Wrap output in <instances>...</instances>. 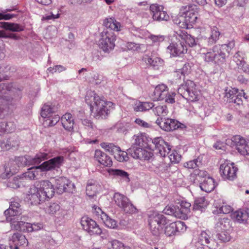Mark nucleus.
<instances>
[{
	"label": "nucleus",
	"instance_id": "obj_1",
	"mask_svg": "<svg viewBox=\"0 0 249 249\" xmlns=\"http://www.w3.org/2000/svg\"><path fill=\"white\" fill-rule=\"evenodd\" d=\"M86 103L89 106L91 113L97 119H105L109 113V108H114V104L99 96L95 91L89 90L85 96Z\"/></svg>",
	"mask_w": 249,
	"mask_h": 249
},
{
	"label": "nucleus",
	"instance_id": "obj_2",
	"mask_svg": "<svg viewBox=\"0 0 249 249\" xmlns=\"http://www.w3.org/2000/svg\"><path fill=\"white\" fill-rule=\"evenodd\" d=\"M195 6L187 5L182 6L180 9V15L175 18L174 22L179 27L183 29L190 28L196 22L197 14L195 10Z\"/></svg>",
	"mask_w": 249,
	"mask_h": 249
},
{
	"label": "nucleus",
	"instance_id": "obj_3",
	"mask_svg": "<svg viewBox=\"0 0 249 249\" xmlns=\"http://www.w3.org/2000/svg\"><path fill=\"white\" fill-rule=\"evenodd\" d=\"M148 222L152 234L159 236L163 233L164 227L169 223V220L159 212L153 211L148 214Z\"/></svg>",
	"mask_w": 249,
	"mask_h": 249
},
{
	"label": "nucleus",
	"instance_id": "obj_4",
	"mask_svg": "<svg viewBox=\"0 0 249 249\" xmlns=\"http://www.w3.org/2000/svg\"><path fill=\"white\" fill-rule=\"evenodd\" d=\"M133 139L134 145L129 149V153L131 154L132 157L134 159L147 160L152 158L153 156V153L142 148L145 146L146 143L145 136L142 134L134 135Z\"/></svg>",
	"mask_w": 249,
	"mask_h": 249
},
{
	"label": "nucleus",
	"instance_id": "obj_5",
	"mask_svg": "<svg viewBox=\"0 0 249 249\" xmlns=\"http://www.w3.org/2000/svg\"><path fill=\"white\" fill-rule=\"evenodd\" d=\"M202 54L205 61L213 62L218 66L223 65L226 61V54L219 45L213 46L212 49L206 53H202Z\"/></svg>",
	"mask_w": 249,
	"mask_h": 249
},
{
	"label": "nucleus",
	"instance_id": "obj_6",
	"mask_svg": "<svg viewBox=\"0 0 249 249\" xmlns=\"http://www.w3.org/2000/svg\"><path fill=\"white\" fill-rule=\"evenodd\" d=\"M178 92L184 98L191 102L198 100L200 93L196 84L192 80H187L185 84L181 85L178 89Z\"/></svg>",
	"mask_w": 249,
	"mask_h": 249
},
{
	"label": "nucleus",
	"instance_id": "obj_7",
	"mask_svg": "<svg viewBox=\"0 0 249 249\" xmlns=\"http://www.w3.org/2000/svg\"><path fill=\"white\" fill-rule=\"evenodd\" d=\"M187 52V46L181 41L179 37H177L174 33L171 42L167 47V52L171 57H176L181 56Z\"/></svg>",
	"mask_w": 249,
	"mask_h": 249
},
{
	"label": "nucleus",
	"instance_id": "obj_8",
	"mask_svg": "<svg viewBox=\"0 0 249 249\" xmlns=\"http://www.w3.org/2000/svg\"><path fill=\"white\" fill-rule=\"evenodd\" d=\"M116 36L114 32L111 30H104L101 33L99 40V47L102 50L108 53L114 49Z\"/></svg>",
	"mask_w": 249,
	"mask_h": 249
},
{
	"label": "nucleus",
	"instance_id": "obj_9",
	"mask_svg": "<svg viewBox=\"0 0 249 249\" xmlns=\"http://www.w3.org/2000/svg\"><path fill=\"white\" fill-rule=\"evenodd\" d=\"M41 115L45 119L43 122L45 127L54 126L60 120V117L55 114L53 107L49 105H44L42 107Z\"/></svg>",
	"mask_w": 249,
	"mask_h": 249
},
{
	"label": "nucleus",
	"instance_id": "obj_10",
	"mask_svg": "<svg viewBox=\"0 0 249 249\" xmlns=\"http://www.w3.org/2000/svg\"><path fill=\"white\" fill-rule=\"evenodd\" d=\"M237 171V168L234 166V163L227 161L221 163L219 168L220 174L224 180H234L236 177Z\"/></svg>",
	"mask_w": 249,
	"mask_h": 249
},
{
	"label": "nucleus",
	"instance_id": "obj_11",
	"mask_svg": "<svg viewBox=\"0 0 249 249\" xmlns=\"http://www.w3.org/2000/svg\"><path fill=\"white\" fill-rule=\"evenodd\" d=\"M156 124L163 130L166 131H173L174 130L186 127L185 124L180 123L177 120L171 119H167L162 120V119H158Z\"/></svg>",
	"mask_w": 249,
	"mask_h": 249
},
{
	"label": "nucleus",
	"instance_id": "obj_12",
	"mask_svg": "<svg viewBox=\"0 0 249 249\" xmlns=\"http://www.w3.org/2000/svg\"><path fill=\"white\" fill-rule=\"evenodd\" d=\"M81 224L83 229L90 235H99L102 232V229L96 222L88 217H83L81 219Z\"/></svg>",
	"mask_w": 249,
	"mask_h": 249
},
{
	"label": "nucleus",
	"instance_id": "obj_13",
	"mask_svg": "<svg viewBox=\"0 0 249 249\" xmlns=\"http://www.w3.org/2000/svg\"><path fill=\"white\" fill-rule=\"evenodd\" d=\"M163 9L162 5L158 4H153L150 6V14L154 20L160 22L169 20V16Z\"/></svg>",
	"mask_w": 249,
	"mask_h": 249
},
{
	"label": "nucleus",
	"instance_id": "obj_14",
	"mask_svg": "<svg viewBox=\"0 0 249 249\" xmlns=\"http://www.w3.org/2000/svg\"><path fill=\"white\" fill-rule=\"evenodd\" d=\"M245 95L243 90L239 92L238 89L235 88L227 89L225 92V97L228 99V101L238 106L242 105V97L243 96L246 98Z\"/></svg>",
	"mask_w": 249,
	"mask_h": 249
},
{
	"label": "nucleus",
	"instance_id": "obj_15",
	"mask_svg": "<svg viewBox=\"0 0 249 249\" xmlns=\"http://www.w3.org/2000/svg\"><path fill=\"white\" fill-rule=\"evenodd\" d=\"M56 192L61 194L64 192H72L74 185L70 180L65 177H60L55 180Z\"/></svg>",
	"mask_w": 249,
	"mask_h": 249
},
{
	"label": "nucleus",
	"instance_id": "obj_16",
	"mask_svg": "<svg viewBox=\"0 0 249 249\" xmlns=\"http://www.w3.org/2000/svg\"><path fill=\"white\" fill-rule=\"evenodd\" d=\"M198 242L202 246H206L210 249H216L218 244L212 238L211 233L209 231H202L199 235Z\"/></svg>",
	"mask_w": 249,
	"mask_h": 249
},
{
	"label": "nucleus",
	"instance_id": "obj_17",
	"mask_svg": "<svg viewBox=\"0 0 249 249\" xmlns=\"http://www.w3.org/2000/svg\"><path fill=\"white\" fill-rule=\"evenodd\" d=\"M154 148L161 156L166 157L170 152L171 146L160 137L154 138L152 141Z\"/></svg>",
	"mask_w": 249,
	"mask_h": 249
},
{
	"label": "nucleus",
	"instance_id": "obj_18",
	"mask_svg": "<svg viewBox=\"0 0 249 249\" xmlns=\"http://www.w3.org/2000/svg\"><path fill=\"white\" fill-rule=\"evenodd\" d=\"M11 200L9 208L4 212L7 220H8V216L14 217L21 213L19 199L18 198H13Z\"/></svg>",
	"mask_w": 249,
	"mask_h": 249
},
{
	"label": "nucleus",
	"instance_id": "obj_19",
	"mask_svg": "<svg viewBox=\"0 0 249 249\" xmlns=\"http://www.w3.org/2000/svg\"><path fill=\"white\" fill-rule=\"evenodd\" d=\"M64 161V157L60 156L54 157L48 161L44 162L40 166L43 172L50 171L59 168Z\"/></svg>",
	"mask_w": 249,
	"mask_h": 249
},
{
	"label": "nucleus",
	"instance_id": "obj_20",
	"mask_svg": "<svg viewBox=\"0 0 249 249\" xmlns=\"http://www.w3.org/2000/svg\"><path fill=\"white\" fill-rule=\"evenodd\" d=\"M233 141L235 143L237 150L241 155H249V141H247L240 136H236Z\"/></svg>",
	"mask_w": 249,
	"mask_h": 249
},
{
	"label": "nucleus",
	"instance_id": "obj_21",
	"mask_svg": "<svg viewBox=\"0 0 249 249\" xmlns=\"http://www.w3.org/2000/svg\"><path fill=\"white\" fill-rule=\"evenodd\" d=\"M27 243V240L24 235L16 232L10 237L9 248L10 249H18L19 246L26 245Z\"/></svg>",
	"mask_w": 249,
	"mask_h": 249
},
{
	"label": "nucleus",
	"instance_id": "obj_22",
	"mask_svg": "<svg viewBox=\"0 0 249 249\" xmlns=\"http://www.w3.org/2000/svg\"><path fill=\"white\" fill-rule=\"evenodd\" d=\"M39 188L34 187L30 189L27 198L31 201L33 205H37L45 201V197L41 194Z\"/></svg>",
	"mask_w": 249,
	"mask_h": 249
},
{
	"label": "nucleus",
	"instance_id": "obj_23",
	"mask_svg": "<svg viewBox=\"0 0 249 249\" xmlns=\"http://www.w3.org/2000/svg\"><path fill=\"white\" fill-rule=\"evenodd\" d=\"M45 200L52 198L54 194V188L52 183L49 180H43L40 182L39 188Z\"/></svg>",
	"mask_w": 249,
	"mask_h": 249
},
{
	"label": "nucleus",
	"instance_id": "obj_24",
	"mask_svg": "<svg viewBox=\"0 0 249 249\" xmlns=\"http://www.w3.org/2000/svg\"><path fill=\"white\" fill-rule=\"evenodd\" d=\"M43 171L40 165L32 167L28 169V171L21 175V178L25 179H37L42 176Z\"/></svg>",
	"mask_w": 249,
	"mask_h": 249
},
{
	"label": "nucleus",
	"instance_id": "obj_25",
	"mask_svg": "<svg viewBox=\"0 0 249 249\" xmlns=\"http://www.w3.org/2000/svg\"><path fill=\"white\" fill-rule=\"evenodd\" d=\"M107 172L109 176L120 179L121 182L128 183L130 181L129 175L123 170L110 168L107 170Z\"/></svg>",
	"mask_w": 249,
	"mask_h": 249
},
{
	"label": "nucleus",
	"instance_id": "obj_26",
	"mask_svg": "<svg viewBox=\"0 0 249 249\" xmlns=\"http://www.w3.org/2000/svg\"><path fill=\"white\" fill-rule=\"evenodd\" d=\"M94 158L99 163L105 166H111L112 164L111 158L100 150H95Z\"/></svg>",
	"mask_w": 249,
	"mask_h": 249
},
{
	"label": "nucleus",
	"instance_id": "obj_27",
	"mask_svg": "<svg viewBox=\"0 0 249 249\" xmlns=\"http://www.w3.org/2000/svg\"><path fill=\"white\" fill-rule=\"evenodd\" d=\"M143 60L147 65L156 70L159 69L163 63V60L160 58L147 54L143 57Z\"/></svg>",
	"mask_w": 249,
	"mask_h": 249
},
{
	"label": "nucleus",
	"instance_id": "obj_28",
	"mask_svg": "<svg viewBox=\"0 0 249 249\" xmlns=\"http://www.w3.org/2000/svg\"><path fill=\"white\" fill-rule=\"evenodd\" d=\"M232 216L238 223L245 224L249 218V209H239L234 212Z\"/></svg>",
	"mask_w": 249,
	"mask_h": 249
},
{
	"label": "nucleus",
	"instance_id": "obj_29",
	"mask_svg": "<svg viewBox=\"0 0 249 249\" xmlns=\"http://www.w3.org/2000/svg\"><path fill=\"white\" fill-rule=\"evenodd\" d=\"M175 35L177 37H179L180 39L183 41L184 44L185 43L190 47H193L196 44L195 38L185 31L179 30L178 31L175 32Z\"/></svg>",
	"mask_w": 249,
	"mask_h": 249
},
{
	"label": "nucleus",
	"instance_id": "obj_30",
	"mask_svg": "<svg viewBox=\"0 0 249 249\" xmlns=\"http://www.w3.org/2000/svg\"><path fill=\"white\" fill-rule=\"evenodd\" d=\"M168 89L164 84H160L156 87L153 92L154 99L156 100H163L168 94Z\"/></svg>",
	"mask_w": 249,
	"mask_h": 249
},
{
	"label": "nucleus",
	"instance_id": "obj_31",
	"mask_svg": "<svg viewBox=\"0 0 249 249\" xmlns=\"http://www.w3.org/2000/svg\"><path fill=\"white\" fill-rule=\"evenodd\" d=\"M0 27L14 32H20L25 29V26L22 24L7 22H0Z\"/></svg>",
	"mask_w": 249,
	"mask_h": 249
},
{
	"label": "nucleus",
	"instance_id": "obj_32",
	"mask_svg": "<svg viewBox=\"0 0 249 249\" xmlns=\"http://www.w3.org/2000/svg\"><path fill=\"white\" fill-rule=\"evenodd\" d=\"M155 106L153 103L135 101L133 104V108L136 112L146 111L152 109Z\"/></svg>",
	"mask_w": 249,
	"mask_h": 249
},
{
	"label": "nucleus",
	"instance_id": "obj_33",
	"mask_svg": "<svg viewBox=\"0 0 249 249\" xmlns=\"http://www.w3.org/2000/svg\"><path fill=\"white\" fill-rule=\"evenodd\" d=\"M61 122L63 127L69 131H71L73 128L74 119L71 113H66L61 118Z\"/></svg>",
	"mask_w": 249,
	"mask_h": 249
},
{
	"label": "nucleus",
	"instance_id": "obj_34",
	"mask_svg": "<svg viewBox=\"0 0 249 249\" xmlns=\"http://www.w3.org/2000/svg\"><path fill=\"white\" fill-rule=\"evenodd\" d=\"M215 187L214 179L210 177L205 178L200 184L201 189L207 193L213 191Z\"/></svg>",
	"mask_w": 249,
	"mask_h": 249
},
{
	"label": "nucleus",
	"instance_id": "obj_35",
	"mask_svg": "<svg viewBox=\"0 0 249 249\" xmlns=\"http://www.w3.org/2000/svg\"><path fill=\"white\" fill-rule=\"evenodd\" d=\"M220 35V33L217 27L215 26L212 27L210 34L209 36L207 37L208 45H212L215 43L219 39Z\"/></svg>",
	"mask_w": 249,
	"mask_h": 249
},
{
	"label": "nucleus",
	"instance_id": "obj_36",
	"mask_svg": "<svg viewBox=\"0 0 249 249\" xmlns=\"http://www.w3.org/2000/svg\"><path fill=\"white\" fill-rule=\"evenodd\" d=\"M104 25L107 28L105 30L118 31L120 30L121 24L113 18L106 19L104 22Z\"/></svg>",
	"mask_w": 249,
	"mask_h": 249
},
{
	"label": "nucleus",
	"instance_id": "obj_37",
	"mask_svg": "<svg viewBox=\"0 0 249 249\" xmlns=\"http://www.w3.org/2000/svg\"><path fill=\"white\" fill-rule=\"evenodd\" d=\"M230 220L227 218H219L215 224V229L217 231L228 230L230 227Z\"/></svg>",
	"mask_w": 249,
	"mask_h": 249
},
{
	"label": "nucleus",
	"instance_id": "obj_38",
	"mask_svg": "<svg viewBox=\"0 0 249 249\" xmlns=\"http://www.w3.org/2000/svg\"><path fill=\"white\" fill-rule=\"evenodd\" d=\"M131 34L137 37L141 38H148L149 36V32L145 29H141L136 27H132L130 29Z\"/></svg>",
	"mask_w": 249,
	"mask_h": 249
},
{
	"label": "nucleus",
	"instance_id": "obj_39",
	"mask_svg": "<svg viewBox=\"0 0 249 249\" xmlns=\"http://www.w3.org/2000/svg\"><path fill=\"white\" fill-rule=\"evenodd\" d=\"M113 200L115 203L120 208L124 207L125 204H126L129 199L124 195L119 193H115L114 195Z\"/></svg>",
	"mask_w": 249,
	"mask_h": 249
},
{
	"label": "nucleus",
	"instance_id": "obj_40",
	"mask_svg": "<svg viewBox=\"0 0 249 249\" xmlns=\"http://www.w3.org/2000/svg\"><path fill=\"white\" fill-rule=\"evenodd\" d=\"M215 205L216 210L213 211V213H224L227 214L229 213L232 211V208L227 205L226 203L223 202L222 205H217L216 203H214Z\"/></svg>",
	"mask_w": 249,
	"mask_h": 249
},
{
	"label": "nucleus",
	"instance_id": "obj_41",
	"mask_svg": "<svg viewBox=\"0 0 249 249\" xmlns=\"http://www.w3.org/2000/svg\"><path fill=\"white\" fill-rule=\"evenodd\" d=\"M145 168L150 171L154 172L157 174H160V168H163V166L160 165L156 160H153L152 162H147L145 165Z\"/></svg>",
	"mask_w": 249,
	"mask_h": 249
},
{
	"label": "nucleus",
	"instance_id": "obj_42",
	"mask_svg": "<svg viewBox=\"0 0 249 249\" xmlns=\"http://www.w3.org/2000/svg\"><path fill=\"white\" fill-rule=\"evenodd\" d=\"M208 205V201L204 197H201L196 199L193 205L194 210L203 211V210Z\"/></svg>",
	"mask_w": 249,
	"mask_h": 249
},
{
	"label": "nucleus",
	"instance_id": "obj_43",
	"mask_svg": "<svg viewBox=\"0 0 249 249\" xmlns=\"http://www.w3.org/2000/svg\"><path fill=\"white\" fill-rule=\"evenodd\" d=\"M193 66V64L191 62L185 63L183 67L177 71V75H178V78L181 79L182 76L183 77L186 74L190 73L192 70V68Z\"/></svg>",
	"mask_w": 249,
	"mask_h": 249
},
{
	"label": "nucleus",
	"instance_id": "obj_44",
	"mask_svg": "<svg viewBox=\"0 0 249 249\" xmlns=\"http://www.w3.org/2000/svg\"><path fill=\"white\" fill-rule=\"evenodd\" d=\"M152 109L155 115L160 117L165 116L168 112L167 106L165 105H155Z\"/></svg>",
	"mask_w": 249,
	"mask_h": 249
},
{
	"label": "nucleus",
	"instance_id": "obj_45",
	"mask_svg": "<svg viewBox=\"0 0 249 249\" xmlns=\"http://www.w3.org/2000/svg\"><path fill=\"white\" fill-rule=\"evenodd\" d=\"M105 225L110 229H115L117 227V222L109 217L107 214H103L101 219Z\"/></svg>",
	"mask_w": 249,
	"mask_h": 249
},
{
	"label": "nucleus",
	"instance_id": "obj_46",
	"mask_svg": "<svg viewBox=\"0 0 249 249\" xmlns=\"http://www.w3.org/2000/svg\"><path fill=\"white\" fill-rule=\"evenodd\" d=\"M101 147L106 151H108L111 154L114 156L119 150V146L114 145L112 143L103 142L101 144Z\"/></svg>",
	"mask_w": 249,
	"mask_h": 249
},
{
	"label": "nucleus",
	"instance_id": "obj_47",
	"mask_svg": "<svg viewBox=\"0 0 249 249\" xmlns=\"http://www.w3.org/2000/svg\"><path fill=\"white\" fill-rule=\"evenodd\" d=\"M163 232H164V233L168 236H171L177 234L174 222H170L169 221V223L164 227Z\"/></svg>",
	"mask_w": 249,
	"mask_h": 249
},
{
	"label": "nucleus",
	"instance_id": "obj_48",
	"mask_svg": "<svg viewBox=\"0 0 249 249\" xmlns=\"http://www.w3.org/2000/svg\"><path fill=\"white\" fill-rule=\"evenodd\" d=\"M21 175L15 177L12 181H10L8 183V186L14 189H17L22 185L23 178H20Z\"/></svg>",
	"mask_w": 249,
	"mask_h": 249
},
{
	"label": "nucleus",
	"instance_id": "obj_49",
	"mask_svg": "<svg viewBox=\"0 0 249 249\" xmlns=\"http://www.w3.org/2000/svg\"><path fill=\"white\" fill-rule=\"evenodd\" d=\"M51 156L47 152H39L37 154L35 157L33 159V162L34 164H38L42 160H47L50 158Z\"/></svg>",
	"mask_w": 249,
	"mask_h": 249
},
{
	"label": "nucleus",
	"instance_id": "obj_50",
	"mask_svg": "<svg viewBox=\"0 0 249 249\" xmlns=\"http://www.w3.org/2000/svg\"><path fill=\"white\" fill-rule=\"evenodd\" d=\"M17 170L16 168L11 169V167L8 168L7 166H4V171L0 174V178L3 179L9 178L16 172Z\"/></svg>",
	"mask_w": 249,
	"mask_h": 249
},
{
	"label": "nucleus",
	"instance_id": "obj_51",
	"mask_svg": "<svg viewBox=\"0 0 249 249\" xmlns=\"http://www.w3.org/2000/svg\"><path fill=\"white\" fill-rule=\"evenodd\" d=\"M119 150L116 153L114 156V158L120 162H124L128 160V157L127 152L121 150V148H119Z\"/></svg>",
	"mask_w": 249,
	"mask_h": 249
},
{
	"label": "nucleus",
	"instance_id": "obj_52",
	"mask_svg": "<svg viewBox=\"0 0 249 249\" xmlns=\"http://www.w3.org/2000/svg\"><path fill=\"white\" fill-rule=\"evenodd\" d=\"M227 231H221L216 234L217 239L222 242H227L231 239V236Z\"/></svg>",
	"mask_w": 249,
	"mask_h": 249
},
{
	"label": "nucleus",
	"instance_id": "obj_53",
	"mask_svg": "<svg viewBox=\"0 0 249 249\" xmlns=\"http://www.w3.org/2000/svg\"><path fill=\"white\" fill-rule=\"evenodd\" d=\"M124 212L127 213L133 214L137 212V209L129 200L126 204H125L124 207L121 208Z\"/></svg>",
	"mask_w": 249,
	"mask_h": 249
},
{
	"label": "nucleus",
	"instance_id": "obj_54",
	"mask_svg": "<svg viewBox=\"0 0 249 249\" xmlns=\"http://www.w3.org/2000/svg\"><path fill=\"white\" fill-rule=\"evenodd\" d=\"M189 213V212L181 209L180 207H177L176 214H175V217L178 218L182 219H185L188 218V215Z\"/></svg>",
	"mask_w": 249,
	"mask_h": 249
},
{
	"label": "nucleus",
	"instance_id": "obj_55",
	"mask_svg": "<svg viewBox=\"0 0 249 249\" xmlns=\"http://www.w3.org/2000/svg\"><path fill=\"white\" fill-rule=\"evenodd\" d=\"M220 47L228 53H230L231 50L235 47V41L234 40L229 41L228 43L219 45Z\"/></svg>",
	"mask_w": 249,
	"mask_h": 249
},
{
	"label": "nucleus",
	"instance_id": "obj_56",
	"mask_svg": "<svg viewBox=\"0 0 249 249\" xmlns=\"http://www.w3.org/2000/svg\"><path fill=\"white\" fill-rule=\"evenodd\" d=\"M60 206L55 203H51L47 209V212L51 214H57L60 211Z\"/></svg>",
	"mask_w": 249,
	"mask_h": 249
},
{
	"label": "nucleus",
	"instance_id": "obj_57",
	"mask_svg": "<svg viewBox=\"0 0 249 249\" xmlns=\"http://www.w3.org/2000/svg\"><path fill=\"white\" fill-rule=\"evenodd\" d=\"M112 249H130L128 246H124L120 241L117 240H113L110 242Z\"/></svg>",
	"mask_w": 249,
	"mask_h": 249
},
{
	"label": "nucleus",
	"instance_id": "obj_58",
	"mask_svg": "<svg viewBox=\"0 0 249 249\" xmlns=\"http://www.w3.org/2000/svg\"><path fill=\"white\" fill-rule=\"evenodd\" d=\"M168 157L172 162H178L181 159V156L176 151L170 150Z\"/></svg>",
	"mask_w": 249,
	"mask_h": 249
},
{
	"label": "nucleus",
	"instance_id": "obj_59",
	"mask_svg": "<svg viewBox=\"0 0 249 249\" xmlns=\"http://www.w3.org/2000/svg\"><path fill=\"white\" fill-rule=\"evenodd\" d=\"M15 219V218H13L12 217L8 216V220H7L11 222L10 224L12 230L20 231L22 221H17Z\"/></svg>",
	"mask_w": 249,
	"mask_h": 249
},
{
	"label": "nucleus",
	"instance_id": "obj_60",
	"mask_svg": "<svg viewBox=\"0 0 249 249\" xmlns=\"http://www.w3.org/2000/svg\"><path fill=\"white\" fill-rule=\"evenodd\" d=\"M200 164L201 161L197 159L185 162L184 164V166L188 169H195L198 167Z\"/></svg>",
	"mask_w": 249,
	"mask_h": 249
},
{
	"label": "nucleus",
	"instance_id": "obj_61",
	"mask_svg": "<svg viewBox=\"0 0 249 249\" xmlns=\"http://www.w3.org/2000/svg\"><path fill=\"white\" fill-rule=\"evenodd\" d=\"M233 61L236 63L237 65H243L244 63L243 53L240 51H237L233 56Z\"/></svg>",
	"mask_w": 249,
	"mask_h": 249
},
{
	"label": "nucleus",
	"instance_id": "obj_62",
	"mask_svg": "<svg viewBox=\"0 0 249 249\" xmlns=\"http://www.w3.org/2000/svg\"><path fill=\"white\" fill-rule=\"evenodd\" d=\"M174 223L175 224L177 234L186 231L187 227L184 222L181 221H177L174 222Z\"/></svg>",
	"mask_w": 249,
	"mask_h": 249
},
{
	"label": "nucleus",
	"instance_id": "obj_63",
	"mask_svg": "<svg viewBox=\"0 0 249 249\" xmlns=\"http://www.w3.org/2000/svg\"><path fill=\"white\" fill-rule=\"evenodd\" d=\"M2 124V125L4 126V127L1 128L2 131L7 133H11L13 132L15 129V125L11 122H3Z\"/></svg>",
	"mask_w": 249,
	"mask_h": 249
},
{
	"label": "nucleus",
	"instance_id": "obj_64",
	"mask_svg": "<svg viewBox=\"0 0 249 249\" xmlns=\"http://www.w3.org/2000/svg\"><path fill=\"white\" fill-rule=\"evenodd\" d=\"M163 211L166 214L173 215L175 217L177 206L173 205H167L165 207Z\"/></svg>",
	"mask_w": 249,
	"mask_h": 249
}]
</instances>
